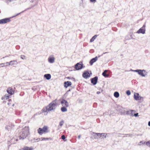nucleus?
<instances>
[{"instance_id": "1", "label": "nucleus", "mask_w": 150, "mask_h": 150, "mask_svg": "<svg viewBox=\"0 0 150 150\" xmlns=\"http://www.w3.org/2000/svg\"><path fill=\"white\" fill-rule=\"evenodd\" d=\"M57 99L52 101L45 108L43 109L44 112H49L54 110L57 105Z\"/></svg>"}, {"instance_id": "2", "label": "nucleus", "mask_w": 150, "mask_h": 150, "mask_svg": "<svg viewBox=\"0 0 150 150\" xmlns=\"http://www.w3.org/2000/svg\"><path fill=\"white\" fill-rule=\"evenodd\" d=\"M29 134V128L25 127L22 130L20 135V139H23L26 138Z\"/></svg>"}, {"instance_id": "3", "label": "nucleus", "mask_w": 150, "mask_h": 150, "mask_svg": "<svg viewBox=\"0 0 150 150\" xmlns=\"http://www.w3.org/2000/svg\"><path fill=\"white\" fill-rule=\"evenodd\" d=\"M130 71L137 72L139 75H140L142 77H145L147 74V72L144 70L137 69L133 70L131 69Z\"/></svg>"}, {"instance_id": "4", "label": "nucleus", "mask_w": 150, "mask_h": 150, "mask_svg": "<svg viewBox=\"0 0 150 150\" xmlns=\"http://www.w3.org/2000/svg\"><path fill=\"white\" fill-rule=\"evenodd\" d=\"M48 127L46 126H44L42 128H40L38 129V132L40 135H42L43 133H47Z\"/></svg>"}, {"instance_id": "5", "label": "nucleus", "mask_w": 150, "mask_h": 150, "mask_svg": "<svg viewBox=\"0 0 150 150\" xmlns=\"http://www.w3.org/2000/svg\"><path fill=\"white\" fill-rule=\"evenodd\" d=\"M10 18H6L0 20V24H4L10 22Z\"/></svg>"}, {"instance_id": "6", "label": "nucleus", "mask_w": 150, "mask_h": 150, "mask_svg": "<svg viewBox=\"0 0 150 150\" xmlns=\"http://www.w3.org/2000/svg\"><path fill=\"white\" fill-rule=\"evenodd\" d=\"M61 103L63 106L68 107L69 106V104L67 101L63 99L61 100Z\"/></svg>"}, {"instance_id": "7", "label": "nucleus", "mask_w": 150, "mask_h": 150, "mask_svg": "<svg viewBox=\"0 0 150 150\" xmlns=\"http://www.w3.org/2000/svg\"><path fill=\"white\" fill-rule=\"evenodd\" d=\"M83 67V64L80 63H77L75 66V68L77 70L81 69Z\"/></svg>"}, {"instance_id": "8", "label": "nucleus", "mask_w": 150, "mask_h": 150, "mask_svg": "<svg viewBox=\"0 0 150 150\" xmlns=\"http://www.w3.org/2000/svg\"><path fill=\"white\" fill-rule=\"evenodd\" d=\"M83 76L85 79H87L90 77V74L88 71H85L83 74Z\"/></svg>"}, {"instance_id": "9", "label": "nucleus", "mask_w": 150, "mask_h": 150, "mask_svg": "<svg viewBox=\"0 0 150 150\" xmlns=\"http://www.w3.org/2000/svg\"><path fill=\"white\" fill-rule=\"evenodd\" d=\"M55 58L52 56H50L48 59V61L49 63H53L54 62Z\"/></svg>"}, {"instance_id": "10", "label": "nucleus", "mask_w": 150, "mask_h": 150, "mask_svg": "<svg viewBox=\"0 0 150 150\" xmlns=\"http://www.w3.org/2000/svg\"><path fill=\"white\" fill-rule=\"evenodd\" d=\"M98 78L97 76H95L91 79V83L94 85H96L97 82Z\"/></svg>"}, {"instance_id": "11", "label": "nucleus", "mask_w": 150, "mask_h": 150, "mask_svg": "<svg viewBox=\"0 0 150 150\" xmlns=\"http://www.w3.org/2000/svg\"><path fill=\"white\" fill-rule=\"evenodd\" d=\"M133 112H134L135 111L132 110H129L126 112V114L133 116H134Z\"/></svg>"}, {"instance_id": "12", "label": "nucleus", "mask_w": 150, "mask_h": 150, "mask_svg": "<svg viewBox=\"0 0 150 150\" xmlns=\"http://www.w3.org/2000/svg\"><path fill=\"white\" fill-rule=\"evenodd\" d=\"M7 92L8 93L11 94V95L13 94L14 93V91L12 89V88L11 87H9L7 88Z\"/></svg>"}, {"instance_id": "13", "label": "nucleus", "mask_w": 150, "mask_h": 150, "mask_svg": "<svg viewBox=\"0 0 150 150\" xmlns=\"http://www.w3.org/2000/svg\"><path fill=\"white\" fill-rule=\"evenodd\" d=\"M98 59L97 57H95V58L92 59L90 61V64L91 65H93V64Z\"/></svg>"}, {"instance_id": "14", "label": "nucleus", "mask_w": 150, "mask_h": 150, "mask_svg": "<svg viewBox=\"0 0 150 150\" xmlns=\"http://www.w3.org/2000/svg\"><path fill=\"white\" fill-rule=\"evenodd\" d=\"M134 98L135 100H137L140 99L141 97L139 96L138 93H135L134 95Z\"/></svg>"}, {"instance_id": "15", "label": "nucleus", "mask_w": 150, "mask_h": 150, "mask_svg": "<svg viewBox=\"0 0 150 150\" xmlns=\"http://www.w3.org/2000/svg\"><path fill=\"white\" fill-rule=\"evenodd\" d=\"M71 82L69 81L65 82L64 83V86L66 88H67L68 87L71 86Z\"/></svg>"}, {"instance_id": "16", "label": "nucleus", "mask_w": 150, "mask_h": 150, "mask_svg": "<svg viewBox=\"0 0 150 150\" xmlns=\"http://www.w3.org/2000/svg\"><path fill=\"white\" fill-rule=\"evenodd\" d=\"M34 149V148L32 147L25 146L22 149V150H33Z\"/></svg>"}, {"instance_id": "17", "label": "nucleus", "mask_w": 150, "mask_h": 150, "mask_svg": "<svg viewBox=\"0 0 150 150\" xmlns=\"http://www.w3.org/2000/svg\"><path fill=\"white\" fill-rule=\"evenodd\" d=\"M137 33H138L144 34L145 33V30L143 28H140L137 31Z\"/></svg>"}, {"instance_id": "18", "label": "nucleus", "mask_w": 150, "mask_h": 150, "mask_svg": "<svg viewBox=\"0 0 150 150\" xmlns=\"http://www.w3.org/2000/svg\"><path fill=\"white\" fill-rule=\"evenodd\" d=\"M44 77L45 78H46L47 79L49 80L51 79V75L50 74H46L44 75Z\"/></svg>"}, {"instance_id": "19", "label": "nucleus", "mask_w": 150, "mask_h": 150, "mask_svg": "<svg viewBox=\"0 0 150 150\" xmlns=\"http://www.w3.org/2000/svg\"><path fill=\"white\" fill-rule=\"evenodd\" d=\"M10 63H11V65L13 66L14 65H17L18 64V62L16 60H13L10 61Z\"/></svg>"}, {"instance_id": "20", "label": "nucleus", "mask_w": 150, "mask_h": 150, "mask_svg": "<svg viewBox=\"0 0 150 150\" xmlns=\"http://www.w3.org/2000/svg\"><path fill=\"white\" fill-rule=\"evenodd\" d=\"M107 71V70H105L102 73V75L105 77H108L109 76L108 74H106Z\"/></svg>"}, {"instance_id": "21", "label": "nucleus", "mask_w": 150, "mask_h": 150, "mask_svg": "<svg viewBox=\"0 0 150 150\" xmlns=\"http://www.w3.org/2000/svg\"><path fill=\"white\" fill-rule=\"evenodd\" d=\"M61 110L62 112H64L67 111V109L65 106H63L61 109Z\"/></svg>"}, {"instance_id": "22", "label": "nucleus", "mask_w": 150, "mask_h": 150, "mask_svg": "<svg viewBox=\"0 0 150 150\" xmlns=\"http://www.w3.org/2000/svg\"><path fill=\"white\" fill-rule=\"evenodd\" d=\"M114 96L116 98L118 97L119 96V94L117 92H115L114 93Z\"/></svg>"}, {"instance_id": "23", "label": "nucleus", "mask_w": 150, "mask_h": 150, "mask_svg": "<svg viewBox=\"0 0 150 150\" xmlns=\"http://www.w3.org/2000/svg\"><path fill=\"white\" fill-rule=\"evenodd\" d=\"M97 37V35H95L94 36H93L92 37V38L91 39L90 42H92L93 41H94V40L96 39V38Z\"/></svg>"}, {"instance_id": "24", "label": "nucleus", "mask_w": 150, "mask_h": 150, "mask_svg": "<svg viewBox=\"0 0 150 150\" xmlns=\"http://www.w3.org/2000/svg\"><path fill=\"white\" fill-rule=\"evenodd\" d=\"M48 138H41L39 140H38V141H40V140L41 141H46L47 140H48ZM37 140H38V139Z\"/></svg>"}, {"instance_id": "25", "label": "nucleus", "mask_w": 150, "mask_h": 150, "mask_svg": "<svg viewBox=\"0 0 150 150\" xmlns=\"http://www.w3.org/2000/svg\"><path fill=\"white\" fill-rule=\"evenodd\" d=\"M102 137H104V138H106L107 137L108 134L105 133H101Z\"/></svg>"}, {"instance_id": "26", "label": "nucleus", "mask_w": 150, "mask_h": 150, "mask_svg": "<svg viewBox=\"0 0 150 150\" xmlns=\"http://www.w3.org/2000/svg\"><path fill=\"white\" fill-rule=\"evenodd\" d=\"M146 142H144V141H141L139 142V143L138 144V145L139 146H140L142 144H146Z\"/></svg>"}, {"instance_id": "27", "label": "nucleus", "mask_w": 150, "mask_h": 150, "mask_svg": "<svg viewBox=\"0 0 150 150\" xmlns=\"http://www.w3.org/2000/svg\"><path fill=\"white\" fill-rule=\"evenodd\" d=\"M92 135L94 137V139H96L97 138L96 133H93Z\"/></svg>"}, {"instance_id": "28", "label": "nucleus", "mask_w": 150, "mask_h": 150, "mask_svg": "<svg viewBox=\"0 0 150 150\" xmlns=\"http://www.w3.org/2000/svg\"><path fill=\"white\" fill-rule=\"evenodd\" d=\"M146 144L147 146L150 147V140L146 142Z\"/></svg>"}, {"instance_id": "29", "label": "nucleus", "mask_w": 150, "mask_h": 150, "mask_svg": "<svg viewBox=\"0 0 150 150\" xmlns=\"http://www.w3.org/2000/svg\"><path fill=\"white\" fill-rule=\"evenodd\" d=\"M126 94H127L128 95H130L131 94V92L130 91L128 90L126 91Z\"/></svg>"}, {"instance_id": "30", "label": "nucleus", "mask_w": 150, "mask_h": 150, "mask_svg": "<svg viewBox=\"0 0 150 150\" xmlns=\"http://www.w3.org/2000/svg\"><path fill=\"white\" fill-rule=\"evenodd\" d=\"M9 98V96L8 95H6L5 96L4 98L6 99H8Z\"/></svg>"}, {"instance_id": "31", "label": "nucleus", "mask_w": 150, "mask_h": 150, "mask_svg": "<svg viewBox=\"0 0 150 150\" xmlns=\"http://www.w3.org/2000/svg\"><path fill=\"white\" fill-rule=\"evenodd\" d=\"M64 123V121L63 120H62V121H61L60 123H59V125L61 126H62L63 125V124Z\"/></svg>"}, {"instance_id": "32", "label": "nucleus", "mask_w": 150, "mask_h": 150, "mask_svg": "<svg viewBox=\"0 0 150 150\" xmlns=\"http://www.w3.org/2000/svg\"><path fill=\"white\" fill-rule=\"evenodd\" d=\"M96 134L97 137H102L101 134H100V133H96Z\"/></svg>"}, {"instance_id": "33", "label": "nucleus", "mask_w": 150, "mask_h": 150, "mask_svg": "<svg viewBox=\"0 0 150 150\" xmlns=\"http://www.w3.org/2000/svg\"><path fill=\"white\" fill-rule=\"evenodd\" d=\"M21 58L22 59H25V57L24 55H21L20 56Z\"/></svg>"}, {"instance_id": "34", "label": "nucleus", "mask_w": 150, "mask_h": 150, "mask_svg": "<svg viewBox=\"0 0 150 150\" xmlns=\"http://www.w3.org/2000/svg\"><path fill=\"white\" fill-rule=\"evenodd\" d=\"M134 116L135 117L138 116V113H137L134 114Z\"/></svg>"}, {"instance_id": "35", "label": "nucleus", "mask_w": 150, "mask_h": 150, "mask_svg": "<svg viewBox=\"0 0 150 150\" xmlns=\"http://www.w3.org/2000/svg\"><path fill=\"white\" fill-rule=\"evenodd\" d=\"M61 138L62 139H64L65 138V137L64 135H63L61 137Z\"/></svg>"}, {"instance_id": "36", "label": "nucleus", "mask_w": 150, "mask_h": 150, "mask_svg": "<svg viewBox=\"0 0 150 150\" xmlns=\"http://www.w3.org/2000/svg\"><path fill=\"white\" fill-rule=\"evenodd\" d=\"M9 127H10V126H6L5 127V129H7L8 130V129H9Z\"/></svg>"}, {"instance_id": "37", "label": "nucleus", "mask_w": 150, "mask_h": 150, "mask_svg": "<svg viewBox=\"0 0 150 150\" xmlns=\"http://www.w3.org/2000/svg\"><path fill=\"white\" fill-rule=\"evenodd\" d=\"M5 64H8L7 65H11V63H10V62H6Z\"/></svg>"}, {"instance_id": "38", "label": "nucleus", "mask_w": 150, "mask_h": 150, "mask_svg": "<svg viewBox=\"0 0 150 150\" xmlns=\"http://www.w3.org/2000/svg\"><path fill=\"white\" fill-rule=\"evenodd\" d=\"M5 63H1V64H0V65H4V64H5ZM4 67V65H3L2 66H1L2 67ZM1 67H0V68Z\"/></svg>"}, {"instance_id": "39", "label": "nucleus", "mask_w": 150, "mask_h": 150, "mask_svg": "<svg viewBox=\"0 0 150 150\" xmlns=\"http://www.w3.org/2000/svg\"><path fill=\"white\" fill-rule=\"evenodd\" d=\"M96 0H90V1L91 2H95Z\"/></svg>"}, {"instance_id": "40", "label": "nucleus", "mask_w": 150, "mask_h": 150, "mask_svg": "<svg viewBox=\"0 0 150 150\" xmlns=\"http://www.w3.org/2000/svg\"><path fill=\"white\" fill-rule=\"evenodd\" d=\"M23 11H22L21 12V13L23 12ZM20 13H18L17 14H16V15L14 16H13V17H14L16 16H17L18 15H19V14H20Z\"/></svg>"}, {"instance_id": "41", "label": "nucleus", "mask_w": 150, "mask_h": 150, "mask_svg": "<svg viewBox=\"0 0 150 150\" xmlns=\"http://www.w3.org/2000/svg\"><path fill=\"white\" fill-rule=\"evenodd\" d=\"M96 93L97 94H100V91H97L96 92Z\"/></svg>"}, {"instance_id": "42", "label": "nucleus", "mask_w": 150, "mask_h": 150, "mask_svg": "<svg viewBox=\"0 0 150 150\" xmlns=\"http://www.w3.org/2000/svg\"><path fill=\"white\" fill-rule=\"evenodd\" d=\"M148 125L149 126H150V121L148 123Z\"/></svg>"}, {"instance_id": "43", "label": "nucleus", "mask_w": 150, "mask_h": 150, "mask_svg": "<svg viewBox=\"0 0 150 150\" xmlns=\"http://www.w3.org/2000/svg\"><path fill=\"white\" fill-rule=\"evenodd\" d=\"M107 115V112H105L104 113H103V115L104 116H105V115Z\"/></svg>"}, {"instance_id": "44", "label": "nucleus", "mask_w": 150, "mask_h": 150, "mask_svg": "<svg viewBox=\"0 0 150 150\" xmlns=\"http://www.w3.org/2000/svg\"><path fill=\"white\" fill-rule=\"evenodd\" d=\"M30 8H28L27 9H26L24 11H26V10H28V9H30Z\"/></svg>"}, {"instance_id": "45", "label": "nucleus", "mask_w": 150, "mask_h": 150, "mask_svg": "<svg viewBox=\"0 0 150 150\" xmlns=\"http://www.w3.org/2000/svg\"><path fill=\"white\" fill-rule=\"evenodd\" d=\"M81 136L80 135H79L78 136V138L79 139H80V138Z\"/></svg>"}, {"instance_id": "46", "label": "nucleus", "mask_w": 150, "mask_h": 150, "mask_svg": "<svg viewBox=\"0 0 150 150\" xmlns=\"http://www.w3.org/2000/svg\"><path fill=\"white\" fill-rule=\"evenodd\" d=\"M145 24H144V25H143V26L142 27V28H144V27H145Z\"/></svg>"}, {"instance_id": "47", "label": "nucleus", "mask_w": 150, "mask_h": 150, "mask_svg": "<svg viewBox=\"0 0 150 150\" xmlns=\"http://www.w3.org/2000/svg\"><path fill=\"white\" fill-rule=\"evenodd\" d=\"M122 108H123L122 107H120V110L122 109Z\"/></svg>"}, {"instance_id": "48", "label": "nucleus", "mask_w": 150, "mask_h": 150, "mask_svg": "<svg viewBox=\"0 0 150 150\" xmlns=\"http://www.w3.org/2000/svg\"><path fill=\"white\" fill-rule=\"evenodd\" d=\"M8 105H10V103H8Z\"/></svg>"}, {"instance_id": "49", "label": "nucleus", "mask_w": 150, "mask_h": 150, "mask_svg": "<svg viewBox=\"0 0 150 150\" xmlns=\"http://www.w3.org/2000/svg\"><path fill=\"white\" fill-rule=\"evenodd\" d=\"M8 57V56H5V57H3V58H4L5 57Z\"/></svg>"}, {"instance_id": "50", "label": "nucleus", "mask_w": 150, "mask_h": 150, "mask_svg": "<svg viewBox=\"0 0 150 150\" xmlns=\"http://www.w3.org/2000/svg\"><path fill=\"white\" fill-rule=\"evenodd\" d=\"M107 53V52H105L104 53H103V54H105V53Z\"/></svg>"}, {"instance_id": "51", "label": "nucleus", "mask_w": 150, "mask_h": 150, "mask_svg": "<svg viewBox=\"0 0 150 150\" xmlns=\"http://www.w3.org/2000/svg\"><path fill=\"white\" fill-rule=\"evenodd\" d=\"M32 2H33V1L32 0Z\"/></svg>"}, {"instance_id": "52", "label": "nucleus", "mask_w": 150, "mask_h": 150, "mask_svg": "<svg viewBox=\"0 0 150 150\" xmlns=\"http://www.w3.org/2000/svg\"><path fill=\"white\" fill-rule=\"evenodd\" d=\"M14 104H13V106H14Z\"/></svg>"}, {"instance_id": "53", "label": "nucleus", "mask_w": 150, "mask_h": 150, "mask_svg": "<svg viewBox=\"0 0 150 150\" xmlns=\"http://www.w3.org/2000/svg\"><path fill=\"white\" fill-rule=\"evenodd\" d=\"M11 100H9V101Z\"/></svg>"}]
</instances>
